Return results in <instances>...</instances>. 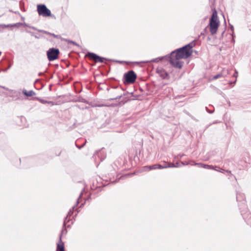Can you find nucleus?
Wrapping results in <instances>:
<instances>
[{
  "instance_id": "obj_1",
  "label": "nucleus",
  "mask_w": 251,
  "mask_h": 251,
  "mask_svg": "<svg viewBox=\"0 0 251 251\" xmlns=\"http://www.w3.org/2000/svg\"><path fill=\"white\" fill-rule=\"evenodd\" d=\"M194 44L192 42L188 45L183 47L182 48L177 49L172 51V56H175L178 58H187L189 57L192 53V48L194 46Z\"/></svg>"
},
{
  "instance_id": "obj_2",
  "label": "nucleus",
  "mask_w": 251,
  "mask_h": 251,
  "mask_svg": "<svg viewBox=\"0 0 251 251\" xmlns=\"http://www.w3.org/2000/svg\"><path fill=\"white\" fill-rule=\"evenodd\" d=\"M219 26V22L218 20L217 13L215 11L212 14L209 23L210 31L212 35L216 33Z\"/></svg>"
},
{
  "instance_id": "obj_3",
  "label": "nucleus",
  "mask_w": 251,
  "mask_h": 251,
  "mask_svg": "<svg viewBox=\"0 0 251 251\" xmlns=\"http://www.w3.org/2000/svg\"><path fill=\"white\" fill-rule=\"evenodd\" d=\"M124 77L125 83L131 84L135 81L137 75L133 71L131 70L125 74Z\"/></svg>"
},
{
  "instance_id": "obj_4",
  "label": "nucleus",
  "mask_w": 251,
  "mask_h": 251,
  "mask_svg": "<svg viewBox=\"0 0 251 251\" xmlns=\"http://www.w3.org/2000/svg\"><path fill=\"white\" fill-rule=\"evenodd\" d=\"M37 10L38 14L43 17H49L51 15L50 10L44 4L38 5Z\"/></svg>"
},
{
  "instance_id": "obj_5",
  "label": "nucleus",
  "mask_w": 251,
  "mask_h": 251,
  "mask_svg": "<svg viewBox=\"0 0 251 251\" xmlns=\"http://www.w3.org/2000/svg\"><path fill=\"white\" fill-rule=\"evenodd\" d=\"M59 53L58 49L54 48L50 49L47 52L48 58L49 61H51L58 58Z\"/></svg>"
},
{
  "instance_id": "obj_6",
  "label": "nucleus",
  "mask_w": 251,
  "mask_h": 251,
  "mask_svg": "<svg viewBox=\"0 0 251 251\" xmlns=\"http://www.w3.org/2000/svg\"><path fill=\"white\" fill-rule=\"evenodd\" d=\"M180 59V58H178L177 57H175V56H172L171 55L170 62L175 67L180 69L182 67L183 64V62L179 60Z\"/></svg>"
},
{
  "instance_id": "obj_7",
  "label": "nucleus",
  "mask_w": 251,
  "mask_h": 251,
  "mask_svg": "<svg viewBox=\"0 0 251 251\" xmlns=\"http://www.w3.org/2000/svg\"><path fill=\"white\" fill-rule=\"evenodd\" d=\"M87 56L91 59L94 60L96 62H99L102 63L103 62V60L105 59V58L100 57L96 54L92 52H88L87 54Z\"/></svg>"
},
{
  "instance_id": "obj_8",
  "label": "nucleus",
  "mask_w": 251,
  "mask_h": 251,
  "mask_svg": "<svg viewBox=\"0 0 251 251\" xmlns=\"http://www.w3.org/2000/svg\"><path fill=\"white\" fill-rule=\"evenodd\" d=\"M165 166H163L160 164H154L151 166H146L144 167L145 171L151 170L152 169H164Z\"/></svg>"
},
{
  "instance_id": "obj_9",
  "label": "nucleus",
  "mask_w": 251,
  "mask_h": 251,
  "mask_svg": "<svg viewBox=\"0 0 251 251\" xmlns=\"http://www.w3.org/2000/svg\"><path fill=\"white\" fill-rule=\"evenodd\" d=\"M56 251H64V245L62 241V236H60L59 242L57 244Z\"/></svg>"
},
{
  "instance_id": "obj_10",
  "label": "nucleus",
  "mask_w": 251,
  "mask_h": 251,
  "mask_svg": "<svg viewBox=\"0 0 251 251\" xmlns=\"http://www.w3.org/2000/svg\"><path fill=\"white\" fill-rule=\"evenodd\" d=\"M23 93L27 97H32L35 95V92L32 90L27 91L26 90L24 89L23 91Z\"/></svg>"
},
{
  "instance_id": "obj_11",
  "label": "nucleus",
  "mask_w": 251,
  "mask_h": 251,
  "mask_svg": "<svg viewBox=\"0 0 251 251\" xmlns=\"http://www.w3.org/2000/svg\"><path fill=\"white\" fill-rule=\"evenodd\" d=\"M159 75L162 78H166L167 76L168 75V74L167 72H166L164 70H160V71H159V70H157V72Z\"/></svg>"
},
{
  "instance_id": "obj_12",
  "label": "nucleus",
  "mask_w": 251,
  "mask_h": 251,
  "mask_svg": "<svg viewBox=\"0 0 251 251\" xmlns=\"http://www.w3.org/2000/svg\"><path fill=\"white\" fill-rule=\"evenodd\" d=\"M221 73L223 77H227L229 75V71L227 69H224Z\"/></svg>"
},
{
  "instance_id": "obj_13",
  "label": "nucleus",
  "mask_w": 251,
  "mask_h": 251,
  "mask_svg": "<svg viewBox=\"0 0 251 251\" xmlns=\"http://www.w3.org/2000/svg\"><path fill=\"white\" fill-rule=\"evenodd\" d=\"M39 101L43 104H46V103H48V104H50L52 105H54V103L52 102V101H47L45 100H43V99H39Z\"/></svg>"
},
{
  "instance_id": "obj_14",
  "label": "nucleus",
  "mask_w": 251,
  "mask_h": 251,
  "mask_svg": "<svg viewBox=\"0 0 251 251\" xmlns=\"http://www.w3.org/2000/svg\"><path fill=\"white\" fill-rule=\"evenodd\" d=\"M163 58H164V57H157V58H156L155 59H152L150 62H158L159 61H162Z\"/></svg>"
},
{
  "instance_id": "obj_15",
  "label": "nucleus",
  "mask_w": 251,
  "mask_h": 251,
  "mask_svg": "<svg viewBox=\"0 0 251 251\" xmlns=\"http://www.w3.org/2000/svg\"><path fill=\"white\" fill-rule=\"evenodd\" d=\"M203 168L207 169H214V167L211 165H209L207 164H204L203 165Z\"/></svg>"
},
{
  "instance_id": "obj_16",
  "label": "nucleus",
  "mask_w": 251,
  "mask_h": 251,
  "mask_svg": "<svg viewBox=\"0 0 251 251\" xmlns=\"http://www.w3.org/2000/svg\"><path fill=\"white\" fill-rule=\"evenodd\" d=\"M221 77H223L222 75H221V73L220 74H217L215 75H214L213 77V79H218L219 78H220Z\"/></svg>"
},
{
  "instance_id": "obj_17",
  "label": "nucleus",
  "mask_w": 251,
  "mask_h": 251,
  "mask_svg": "<svg viewBox=\"0 0 251 251\" xmlns=\"http://www.w3.org/2000/svg\"><path fill=\"white\" fill-rule=\"evenodd\" d=\"M233 76L235 78V79L233 82L234 83H235V82L236 81L237 77L238 76V72L236 70L235 71V73L233 74Z\"/></svg>"
},
{
  "instance_id": "obj_18",
  "label": "nucleus",
  "mask_w": 251,
  "mask_h": 251,
  "mask_svg": "<svg viewBox=\"0 0 251 251\" xmlns=\"http://www.w3.org/2000/svg\"><path fill=\"white\" fill-rule=\"evenodd\" d=\"M121 98H122V95H120V96H117V97H116V98L109 99L108 100L111 101V100H112L120 99Z\"/></svg>"
},
{
  "instance_id": "obj_19",
  "label": "nucleus",
  "mask_w": 251,
  "mask_h": 251,
  "mask_svg": "<svg viewBox=\"0 0 251 251\" xmlns=\"http://www.w3.org/2000/svg\"><path fill=\"white\" fill-rule=\"evenodd\" d=\"M203 165H204V164L201 163H195V165H197V166H198V167H201V168H203Z\"/></svg>"
},
{
  "instance_id": "obj_20",
  "label": "nucleus",
  "mask_w": 251,
  "mask_h": 251,
  "mask_svg": "<svg viewBox=\"0 0 251 251\" xmlns=\"http://www.w3.org/2000/svg\"><path fill=\"white\" fill-rule=\"evenodd\" d=\"M219 172H222L223 173H224L225 172H227V173H229L230 174H231V171H225V170H223L222 169H220V170H219Z\"/></svg>"
},
{
  "instance_id": "obj_21",
  "label": "nucleus",
  "mask_w": 251,
  "mask_h": 251,
  "mask_svg": "<svg viewBox=\"0 0 251 251\" xmlns=\"http://www.w3.org/2000/svg\"><path fill=\"white\" fill-rule=\"evenodd\" d=\"M169 168L175 167V164L174 163H168Z\"/></svg>"
},
{
  "instance_id": "obj_22",
  "label": "nucleus",
  "mask_w": 251,
  "mask_h": 251,
  "mask_svg": "<svg viewBox=\"0 0 251 251\" xmlns=\"http://www.w3.org/2000/svg\"><path fill=\"white\" fill-rule=\"evenodd\" d=\"M68 43H72L75 46H78L75 42L73 41L68 40Z\"/></svg>"
},
{
  "instance_id": "obj_23",
  "label": "nucleus",
  "mask_w": 251,
  "mask_h": 251,
  "mask_svg": "<svg viewBox=\"0 0 251 251\" xmlns=\"http://www.w3.org/2000/svg\"><path fill=\"white\" fill-rule=\"evenodd\" d=\"M181 164L182 165L184 166V165H189L190 163H189V162H181Z\"/></svg>"
},
{
  "instance_id": "obj_24",
  "label": "nucleus",
  "mask_w": 251,
  "mask_h": 251,
  "mask_svg": "<svg viewBox=\"0 0 251 251\" xmlns=\"http://www.w3.org/2000/svg\"><path fill=\"white\" fill-rule=\"evenodd\" d=\"M240 194H237V196H236V199L237 201H240Z\"/></svg>"
},
{
  "instance_id": "obj_25",
  "label": "nucleus",
  "mask_w": 251,
  "mask_h": 251,
  "mask_svg": "<svg viewBox=\"0 0 251 251\" xmlns=\"http://www.w3.org/2000/svg\"><path fill=\"white\" fill-rule=\"evenodd\" d=\"M180 165L179 164V163H176L175 164V167H180Z\"/></svg>"
},
{
  "instance_id": "obj_26",
  "label": "nucleus",
  "mask_w": 251,
  "mask_h": 251,
  "mask_svg": "<svg viewBox=\"0 0 251 251\" xmlns=\"http://www.w3.org/2000/svg\"><path fill=\"white\" fill-rule=\"evenodd\" d=\"M189 163H190L189 164H190L191 165H195V162L193 161H190V162H189Z\"/></svg>"
},
{
  "instance_id": "obj_27",
  "label": "nucleus",
  "mask_w": 251,
  "mask_h": 251,
  "mask_svg": "<svg viewBox=\"0 0 251 251\" xmlns=\"http://www.w3.org/2000/svg\"><path fill=\"white\" fill-rule=\"evenodd\" d=\"M163 166H165V168H169V164H165L164 165H162Z\"/></svg>"
},
{
  "instance_id": "obj_28",
  "label": "nucleus",
  "mask_w": 251,
  "mask_h": 251,
  "mask_svg": "<svg viewBox=\"0 0 251 251\" xmlns=\"http://www.w3.org/2000/svg\"><path fill=\"white\" fill-rule=\"evenodd\" d=\"M206 109L207 112H209V113H213V111H208L207 110V107H206Z\"/></svg>"
},
{
  "instance_id": "obj_29",
  "label": "nucleus",
  "mask_w": 251,
  "mask_h": 251,
  "mask_svg": "<svg viewBox=\"0 0 251 251\" xmlns=\"http://www.w3.org/2000/svg\"><path fill=\"white\" fill-rule=\"evenodd\" d=\"M217 167H216V166L215 167H214V169H213V170H216V171H219V170H218V169H216V168H217Z\"/></svg>"
},
{
  "instance_id": "obj_30",
  "label": "nucleus",
  "mask_w": 251,
  "mask_h": 251,
  "mask_svg": "<svg viewBox=\"0 0 251 251\" xmlns=\"http://www.w3.org/2000/svg\"><path fill=\"white\" fill-rule=\"evenodd\" d=\"M72 213V210H70V211L68 212V215H70Z\"/></svg>"
},
{
  "instance_id": "obj_31",
  "label": "nucleus",
  "mask_w": 251,
  "mask_h": 251,
  "mask_svg": "<svg viewBox=\"0 0 251 251\" xmlns=\"http://www.w3.org/2000/svg\"><path fill=\"white\" fill-rule=\"evenodd\" d=\"M81 102H85V100L84 99H82Z\"/></svg>"
},
{
  "instance_id": "obj_32",
  "label": "nucleus",
  "mask_w": 251,
  "mask_h": 251,
  "mask_svg": "<svg viewBox=\"0 0 251 251\" xmlns=\"http://www.w3.org/2000/svg\"><path fill=\"white\" fill-rule=\"evenodd\" d=\"M231 30H233V26H231Z\"/></svg>"
},
{
  "instance_id": "obj_33",
  "label": "nucleus",
  "mask_w": 251,
  "mask_h": 251,
  "mask_svg": "<svg viewBox=\"0 0 251 251\" xmlns=\"http://www.w3.org/2000/svg\"><path fill=\"white\" fill-rule=\"evenodd\" d=\"M126 177V176H123L121 178H124V177Z\"/></svg>"
},
{
  "instance_id": "obj_34",
  "label": "nucleus",
  "mask_w": 251,
  "mask_h": 251,
  "mask_svg": "<svg viewBox=\"0 0 251 251\" xmlns=\"http://www.w3.org/2000/svg\"><path fill=\"white\" fill-rule=\"evenodd\" d=\"M101 106H106L107 105H103V104H102V105H101Z\"/></svg>"
},
{
  "instance_id": "obj_35",
  "label": "nucleus",
  "mask_w": 251,
  "mask_h": 251,
  "mask_svg": "<svg viewBox=\"0 0 251 251\" xmlns=\"http://www.w3.org/2000/svg\"><path fill=\"white\" fill-rule=\"evenodd\" d=\"M2 88H3V89H6V90L7 89V88H5L4 87H3Z\"/></svg>"
},
{
  "instance_id": "obj_36",
  "label": "nucleus",
  "mask_w": 251,
  "mask_h": 251,
  "mask_svg": "<svg viewBox=\"0 0 251 251\" xmlns=\"http://www.w3.org/2000/svg\"><path fill=\"white\" fill-rule=\"evenodd\" d=\"M168 89H169V90H172V89L171 88H168Z\"/></svg>"
},
{
  "instance_id": "obj_37",
  "label": "nucleus",
  "mask_w": 251,
  "mask_h": 251,
  "mask_svg": "<svg viewBox=\"0 0 251 251\" xmlns=\"http://www.w3.org/2000/svg\"><path fill=\"white\" fill-rule=\"evenodd\" d=\"M79 203L78 202V199L77 200V204H78Z\"/></svg>"
},
{
  "instance_id": "obj_38",
  "label": "nucleus",
  "mask_w": 251,
  "mask_h": 251,
  "mask_svg": "<svg viewBox=\"0 0 251 251\" xmlns=\"http://www.w3.org/2000/svg\"><path fill=\"white\" fill-rule=\"evenodd\" d=\"M82 194V193L81 192V194H80V195L79 197H81V195Z\"/></svg>"
}]
</instances>
